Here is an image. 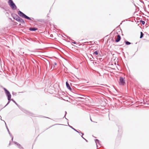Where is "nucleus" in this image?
Instances as JSON below:
<instances>
[{"instance_id":"dca6fc26","label":"nucleus","mask_w":149,"mask_h":149,"mask_svg":"<svg viewBox=\"0 0 149 149\" xmlns=\"http://www.w3.org/2000/svg\"><path fill=\"white\" fill-rule=\"evenodd\" d=\"M140 22L143 25H144L145 24V22L142 20H140Z\"/></svg>"},{"instance_id":"9d476101","label":"nucleus","mask_w":149,"mask_h":149,"mask_svg":"<svg viewBox=\"0 0 149 149\" xmlns=\"http://www.w3.org/2000/svg\"><path fill=\"white\" fill-rule=\"evenodd\" d=\"M68 125H69V124H68ZM69 125V127H70L73 130H74L76 132H78V133H81V132H79L78 131L76 130L75 129H74L73 127L72 126H71L70 125Z\"/></svg>"},{"instance_id":"2eb2a0df","label":"nucleus","mask_w":149,"mask_h":149,"mask_svg":"<svg viewBox=\"0 0 149 149\" xmlns=\"http://www.w3.org/2000/svg\"><path fill=\"white\" fill-rule=\"evenodd\" d=\"M125 43L126 45H129L131 44V43L130 42L127 41H125Z\"/></svg>"},{"instance_id":"7c9ffc66","label":"nucleus","mask_w":149,"mask_h":149,"mask_svg":"<svg viewBox=\"0 0 149 149\" xmlns=\"http://www.w3.org/2000/svg\"><path fill=\"white\" fill-rule=\"evenodd\" d=\"M29 114H31V113H29Z\"/></svg>"},{"instance_id":"7ed1b4c3","label":"nucleus","mask_w":149,"mask_h":149,"mask_svg":"<svg viewBox=\"0 0 149 149\" xmlns=\"http://www.w3.org/2000/svg\"><path fill=\"white\" fill-rule=\"evenodd\" d=\"M8 3L13 10H15L17 9V7L12 0H9Z\"/></svg>"},{"instance_id":"423d86ee","label":"nucleus","mask_w":149,"mask_h":149,"mask_svg":"<svg viewBox=\"0 0 149 149\" xmlns=\"http://www.w3.org/2000/svg\"><path fill=\"white\" fill-rule=\"evenodd\" d=\"M120 39L121 37L118 34L117 38L115 40V42H118L120 40Z\"/></svg>"},{"instance_id":"9b49d317","label":"nucleus","mask_w":149,"mask_h":149,"mask_svg":"<svg viewBox=\"0 0 149 149\" xmlns=\"http://www.w3.org/2000/svg\"><path fill=\"white\" fill-rule=\"evenodd\" d=\"M95 142L96 143L97 147L98 146L97 145V144H99L100 145V141H99V140H98L97 139H95Z\"/></svg>"},{"instance_id":"f03ea898","label":"nucleus","mask_w":149,"mask_h":149,"mask_svg":"<svg viewBox=\"0 0 149 149\" xmlns=\"http://www.w3.org/2000/svg\"><path fill=\"white\" fill-rule=\"evenodd\" d=\"M13 17L14 19H15L19 22L21 23L22 24H24L25 23L24 20L17 15L15 14H14Z\"/></svg>"},{"instance_id":"4be33fe9","label":"nucleus","mask_w":149,"mask_h":149,"mask_svg":"<svg viewBox=\"0 0 149 149\" xmlns=\"http://www.w3.org/2000/svg\"><path fill=\"white\" fill-rule=\"evenodd\" d=\"M65 116H64V117L65 118V116H66V114L67 112H66V111H65Z\"/></svg>"},{"instance_id":"f257e3e1","label":"nucleus","mask_w":149,"mask_h":149,"mask_svg":"<svg viewBox=\"0 0 149 149\" xmlns=\"http://www.w3.org/2000/svg\"><path fill=\"white\" fill-rule=\"evenodd\" d=\"M18 13L19 16H20V17L23 18H24L25 19H27L29 20H32V21H33V20L34 19L33 18H32L31 19L30 17H28L23 12H22L20 10L18 11Z\"/></svg>"},{"instance_id":"412c9836","label":"nucleus","mask_w":149,"mask_h":149,"mask_svg":"<svg viewBox=\"0 0 149 149\" xmlns=\"http://www.w3.org/2000/svg\"><path fill=\"white\" fill-rule=\"evenodd\" d=\"M57 65V63L56 62H54V63L53 64V66H54V68L55 67V65Z\"/></svg>"},{"instance_id":"20e7f679","label":"nucleus","mask_w":149,"mask_h":149,"mask_svg":"<svg viewBox=\"0 0 149 149\" xmlns=\"http://www.w3.org/2000/svg\"><path fill=\"white\" fill-rule=\"evenodd\" d=\"M3 89L4 90L6 95L7 97L8 100H10L11 96L9 91L5 88H4Z\"/></svg>"},{"instance_id":"aec40b11","label":"nucleus","mask_w":149,"mask_h":149,"mask_svg":"<svg viewBox=\"0 0 149 149\" xmlns=\"http://www.w3.org/2000/svg\"><path fill=\"white\" fill-rule=\"evenodd\" d=\"M89 42H84L83 43H84L85 45H88Z\"/></svg>"},{"instance_id":"f8f14e48","label":"nucleus","mask_w":149,"mask_h":149,"mask_svg":"<svg viewBox=\"0 0 149 149\" xmlns=\"http://www.w3.org/2000/svg\"><path fill=\"white\" fill-rule=\"evenodd\" d=\"M98 51H95L93 54V55H98Z\"/></svg>"},{"instance_id":"b1692460","label":"nucleus","mask_w":149,"mask_h":149,"mask_svg":"<svg viewBox=\"0 0 149 149\" xmlns=\"http://www.w3.org/2000/svg\"><path fill=\"white\" fill-rule=\"evenodd\" d=\"M90 120L91 121L93 122V121L92 120L91 118H90Z\"/></svg>"},{"instance_id":"6ab92c4d","label":"nucleus","mask_w":149,"mask_h":149,"mask_svg":"<svg viewBox=\"0 0 149 149\" xmlns=\"http://www.w3.org/2000/svg\"><path fill=\"white\" fill-rule=\"evenodd\" d=\"M80 134H82V136H81V137L82 138H83L84 139H85V138H84V137L83 136V135H84V134L83 133H81H81H80Z\"/></svg>"},{"instance_id":"c85d7f7f","label":"nucleus","mask_w":149,"mask_h":149,"mask_svg":"<svg viewBox=\"0 0 149 149\" xmlns=\"http://www.w3.org/2000/svg\"><path fill=\"white\" fill-rule=\"evenodd\" d=\"M90 59H92V58H90Z\"/></svg>"},{"instance_id":"4468645a","label":"nucleus","mask_w":149,"mask_h":149,"mask_svg":"<svg viewBox=\"0 0 149 149\" xmlns=\"http://www.w3.org/2000/svg\"><path fill=\"white\" fill-rule=\"evenodd\" d=\"M140 34H141L140 38H141L143 37L144 35V34L142 32H140Z\"/></svg>"},{"instance_id":"bb28decb","label":"nucleus","mask_w":149,"mask_h":149,"mask_svg":"<svg viewBox=\"0 0 149 149\" xmlns=\"http://www.w3.org/2000/svg\"><path fill=\"white\" fill-rule=\"evenodd\" d=\"M91 56L93 58H94L93 57V56H92V55H91Z\"/></svg>"},{"instance_id":"393cba45","label":"nucleus","mask_w":149,"mask_h":149,"mask_svg":"<svg viewBox=\"0 0 149 149\" xmlns=\"http://www.w3.org/2000/svg\"><path fill=\"white\" fill-rule=\"evenodd\" d=\"M84 139L86 140V142H87V141H87V140H86V139Z\"/></svg>"},{"instance_id":"0eeeda50","label":"nucleus","mask_w":149,"mask_h":149,"mask_svg":"<svg viewBox=\"0 0 149 149\" xmlns=\"http://www.w3.org/2000/svg\"><path fill=\"white\" fill-rule=\"evenodd\" d=\"M66 86L67 88L70 91L72 90V89L71 88L69 84L68 83V81H66Z\"/></svg>"},{"instance_id":"a211bd4d","label":"nucleus","mask_w":149,"mask_h":149,"mask_svg":"<svg viewBox=\"0 0 149 149\" xmlns=\"http://www.w3.org/2000/svg\"><path fill=\"white\" fill-rule=\"evenodd\" d=\"M12 94L13 95H15L16 96L17 94V93L15 92H13Z\"/></svg>"},{"instance_id":"cd10ccee","label":"nucleus","mask_w":149,"mask_h":149,"mask_svg":"<svg viewBox=\"0 0 149 149\" xmlns=\"http://www.w3.org/2000/svg\"><path fill=\"white\" fill-rule=\"evenodd\" d=\"M90 59H92V58H90Z\"/></svg>"},{"instance_id":"5701e85b","label":"nucleus","mask_w":149,"mask_h":149,"mask_svg":"<svg viewBox=\"0 0 149 149\" xmlns=\"http://www.w3.org/2000/svg\"><path fill=\"white\" fill-rule=\"evenodd\" d=\"M72 43H73L74 44H76V42H72Z\"/></svg>"},{"instance_id":"ddd939ff","label":"nucleus","mask_w":149,"mask_h":149,"mask_svg":"<svg viewBox=\"0 0 149 149\" xmlns=\"http://www.w3.org/2000/svg\"><path fill=\"white\" fill-rule=\"evenodd\" d=\"M11 100L13 101L18 107H19V106L16 102L13 99H11Z\"/></svg>"},{"instance_id":"1a4fd4ad","label":"nucleus","mask_w":149,"mask_h":149,"mask_svg":"<svg viewBox=\"0 0 149 149\" xmlns=\"http://www.w3.org/2000/svg\"><path fill=\"white\" fill-rule=\"evenodd\" d=\"M6 128H7V131L8 132V133L10 135V137H11L12 138V141H13V136H12V134H10V131H9V130L7 127V126H6Z\"/></svg>"},{"instance_id":"6e6552de","label":"nucleus","mask_w":149,"mask_h":149,"mask_svg":"<svg viewBox=\"0 0 149 149\" xmlns=\"http://www.w3.org/2000/svg\"><path fill=\"white\" fill-rule=\"evenodd\" d=\"M29 30L30 31H35L37 30L38 29L35 27H30L29 28Z\"/></svg>"},{"instance_id":"f3484780","label":"nucleus","mask_w":149,"mask_h":149,"mask_svg":"<svg viewBox=\"0 0 149 149\" xmlns=\"http://www.w3.org/2000/svg\"><path fill=\"white\" fill-rule=\"evenodd\" d=\"M11 99H10V100H8V102H7V103L5 105V107H6L7 105H8L10 103V101L11 100Z\"/></svg>"},{"instance_id":"c756f323","label":"nucleus","mask_w":149,"mask_h":149,"mask_svg":"<svg viewBox=\"0 0 149 149\" xmlns=\"http://www.w3.org/2000/svg\"><path fill=\"white\" fill-rule=\"evenodd\" d=\"M65 118L66 119H67V120H68L67 119V118Z\"/></svg>"},{"instance_id":"a878e982","label":"nucleus","mask_w":149,"mask_h":149,"mask_svg":"<svg viewBox=\"0 0 149 149\" xmlns=\"http://www.w3.org/2000/svg\"><path fill=\"white\" fill-rule=\"evenodd\" d=\"M5 125H6V126H7L6 125V123L5 122Z\"/></svg>"},{"instance_id":"39448f33","label":"nucleus","mask_w":149,"mask_h":149,"mask_svg":"<svg viewBox=\"0 0 149 149\" xmlns=\"http://www.w3.org/2000/svg\"><path fill=\"white\" fill-rule=\"evenodd\" d=\"M119 83L120 85H124L125 84V80L123 77H120Z\"/></svg>"}]
</instances>
